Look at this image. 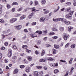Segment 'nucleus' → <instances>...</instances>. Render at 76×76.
I'll list each match as a JSON object with an SVG mask.
<instances>
[{"mask_svg":"<svg viewBox=\"0 0 76 76\" xmlns=\"http://www.w3.org/2000/svg\"><path fill=\"white\" fill-rule=\"evenodd\" d=\"M73 12H74V11H72L71 12H70L68 14H66L65 16L66 18V19H71Z\"/></svg>","mask_w":76,"mask_h":76,"instance_id":"obj_1","label":"nucleus"},{"mask_svg":"<svg viewBox=\"0 0 76 76\" xmlns=\"http://www.w3.org/2000/svg\"><path fill=\"white\" fill-rule=\"evenodd\" d=\"M12 50L11 49H10L8 51V56L9 57H11L12 56Z\"/></svg>","mask_w":76,"mask_h":76,"instance_id":"obj_2","label":"nucleus"},{"mask_svg":"<svg viewBox=\"0 0 76 76\" xmlns=\"http://www.w3.org/2000/svg\"><path fill=\"white\" fill-rule=\"evenodd\" d=\"M23 48L26 49V51L27 53H29V49H28V46L26 45H23L22 46Z\"/></svg>","mask_w":76,"mask_h":76,"instance_id":"obj_3","label":"nucleus"},{"mask_svg":"<svg viewBox=\"0 0 76 76\" xmlns=\"http://www.w3.org/2000/svg\"><path fill=\"white\" fill-rule=\"evenodd\" d=\"M34 75L35 76H39L40 72H34Z\"/></svg>","mask_w":76,"mask_h":76,"instance_id":"obj_4","label":"nucleus"},{"mask_svg":"<svg viewBox=\"0 0 76 76\" xmlns=\"http://www.w3.org/2000/svg\"><path fill=\"white\" fill-rule=\"evenodd\" d=\"M54 47L55 48H56V49L57 50H61V48H60V47L58 45H54Z\"/></svg>","mask_w":76,"mask_h":76,"instance_id":"obj_5","label":"nucleus"},{"mask_svg":"<svg viewBox=\"0 0 76 76\" xmlns=\"http://www.w3.org/2000/svg\"><path fill=\"white\" fill-rule=\"evenodd\" d=\"M16 20H17V18H12L10 20V22L11 23H13V22H16Z\"/></svg>","mask_w":76,"mask_h":76,"instance_id":"obj_6","label":"nucleus"},{"mask_svg":"<svg viewBox=\"0 0 76 76\" xmlns=\"http://www.w3.org/2000/svg\"><path fill=\"white\" fill-rule=\"evenodd\" d=\"M63 38L65 41H66L67 39V38H68V36H67V34H65L63 36Z\"/></svg>","mask_w":76,"mask_h":76,"instance_id":"obj_7","label":"nucleus"},{"mask_svg":"<svg viewBox=\"0 0 76 76\" xmlns=\"http://www.w3.org/2000/svg\"><path fill=\"white\" fill-rule=\"evenodd\" d=\"M30 35L32 37V38H35V37H37V36H35V33H32L30 34Z\"/></svg>","mask_w":76,"mask_h":76,"instance_id":"obj_8","label":"nucleus"},{"mask_svg":"<svg viewBox=\"0 0 76 76\" xmlns=\"http://www.w3.org/2000/svg\"><path fill=\"white\" fill-rule=\"evenodd\" d=\"M47 60H48L49 61H53V60H54V59L53 58L50 57L48 58H47Z\"/></svg>","mask_w":76,"mask_h":76,"instance_id":"obj_9","label":"nucleus"},{"mask_svg":"<svg viewBox=\"0 0 76 76\" xmlns=\"http://www.w3.org/2000/svg\"><path fill=\"white\" fill-rule=\"evenodd\" d=\"M19 72V70L18 69H15L14 71V74H16V73H18Z\"/></svg>","mask_w":76,"mask_h":76,"instance_id":"obj_10","label":"nucleus"},{"mask_svg":"<svg viewBox=\"0 0 76 76\" xmlns=\"http://www.w3.org/2000/svg\"><path fill=\"white\" fill-rule=\"evenodd\" d=\"M16 28L17 29L19 30V29H21V28H22V26H21L20 25L18 26H16Z\"/></svg>","mask_w":76,"mask_h":76,"instance_id":"obj_11","label":"nucleus"},{"mask_svg":"<svg viewBox=\"0 0 76 76\" xmlns=\"http://www.w3.org/2000/svg\"><path fill=\"white\" fill-rule=\"evenodd\" d=\"M39 62H45L46 61V60H45L43 59V58H42L41 59H40L39 60Z\"/></svg>","mask_w":76,"mask_h":76,"instance_id":"obj_12","label":"nucleus"},{"mask_svg":"<svg viewBox=\"0 0 76 76\" xmlns=\"http://www.w3.org/2000/svg\"><path fill=\"white\" fill-rule=\"evenodd\" d=\"M47 30H45V31H42V35H45L47 34Z\"/></svg>","mask_w":76,"mask_h":76,"instance_id":"obj_13","label":"nucleus"},{"mask_svg":"<svg viewBox=\"0 0 76 76\" xmlns=\"http://www.w3.org/2000/svg\"><path fill=\"white\" fill-rule=\"evenodd\" d=\"M64 20V19H63L61 18H58V21H63Z\"/></svg>","mask_w":76,"mask_h":76,"instance_id":"obj_14","label":"nucleus"},{"mask_svg":"<svg viewBox=\"0 0 76 76\" xmlns=\"http://www.w3.org/2000/svg\"><path fill=\"white\" fill-rule=\"evenodd\" d=\"M59 29L61 32H63V31H64V28L63 27H61L59 28Z\"/></svg>","mask_w":76,"mask_h":76,"instance_id":"obj_15","label":"nucleus"},{"mask_svg":"<svg viewBox=\"0 0 76 76\" xmlns=\"http://www.w3.org/2000/svg\"><path fill=\"white\" fill-rule=\"evenodd\" d=\"M56 52L57 50L54 49H53V54H56Z\"/></svg>","mask_w":76,"mask_h":76,"instance_id":"obj_16","label":"nucleus"},{"mask_svg":"<svg viewBox=\"0 0 76 76\" xmlns=\"http://www.w3.org/2000/svg\"><path fill=\"white\" fill-rule=\"evenodd\" d=\"M64 23L66 25H69L70 24V22L68 21H65L64 22Z\"/></svg>","mask_w":76,"mask_h":76,"instance_id":"obj_17","label":"nucleus"},{"mask_svg":"<svg viewBox=\"0 0 76 76\" xmlns=\"http://www.w3.org/2000/svg\"><path fill=\"white\" fill-rule=\"evenodd\" d=\"M75 47H76V45H75V44L72 45L70 46V47L72 48H73V49L75 48Z\"/></svg>","mask_w":76,"mask_h":76,"instance_id":"obj_18","label":"nucleus"},{"mask_svg":"<svg viewBox=\"0 0 76 76\" xmlns=\"http://www.w3.org/2000/svg\"><path fill=\"white\" fill-rule=\"evenodd\" d=\"M73 29V27H69L68 28V31L71 32V30Z\"/></svg>","mask_w":76,"mask_h":76,"instance_id":"obj_19","label":"nucleus"},{"mask_svg":"<svg viewBox=\"0 0 76 76\" xmlns=\"http://www.w3.org/2000/svg\"><path fill=\"white\" fill-rule=\"evenodd\" d=\"M40 19V22H44L45 20V18L43 17L41 18Z\"/></svg>","mask_w":76,"mask_h":76,"instance_id":"obj_20","label":"nucleus"},{"mask_svg":"<svg viewBox=\"0 0 76 76\" xmlns=\"http://www.w3.org/2000/svg\"><path fill=\"white\" fill-rule=\"evenodd\" d=\"M53 20L54 21V22H58V18H53Z\"/></svg>","mask_w":76,"mask_h":76,"instance_id":"obj_21","label":"nucleus"},{"mask_svg":"<svg viewBox=\"0 0 76 76\" xmlns=\"http://www.w3.org/2000/svg\"><path fill=\"white\" fill-rule=\"evenodd\" d=\"M34 14V13H31V14H30L29 15V19H31L32 18V17L33 16V15Z\"/></svg>","mask_w":76,"mask_h":76,"instance_id":"obj_22","label":"nucleus"},{"mask_svg":"<svg viewBox=\"0 0 76 76\" xmlns=\"http://www.w3.org/2000/svg\"><path fill=\"white\" fill-rule=\"evenodd\" d=\"M25 71L26 72H27V73L29 72V67H27L26 68Z\"/></svg>","mask_w":76,"mask_h":76,"instance_id":"obj_23","label":"nucleus"},{"mask_svg":"<svg viewBox=\"0 0 76 76\" xmlns=\"http://www.w3.org/2000/svg\"><path fill=\"white\" fill-rule=\"evenodd\" d=\"M74 69V68L72 67L71 69V71L69 73V75H71V74H72V72H73V70Z\"/></svg>","mask_w":76,"mask_h":76,"instance_id":"obj_24","label":"nucleus"},{"mask_svg":"<svg viewBox=\"0 0 76 76\" xmlns=\"http://www.w3.org/2000/svg\"><path fill=\"white\" fill-rule=\"evenodd\" d=\"M18 3L16 2H13L12 4V6H13V5H18Z\"/></svg>","mask_w":76,"mask_h":76,"instance_id":"obj_25","label":"nucleus"},{"mask_svg":"<svg viewBox=\"0 0 76 76\" xmlns=\"http://www.w3.org/2000/svg\"><path fill=\"white\" fill-rule=\"evenodd\" d=\"M52 30L53 31H55L58 32V30H57V29L56 28H52Z\"/></svg>","mask_w":76,"mask_h":76,"instance_id":"obj_26","label":"nucleus"},{"mask_svg":"<svg viewBox=\"0 0 76 76\" xmlns=\"http://www.w3.org/2000/svg\"><path fill=\"white\" fill-rule=\"evenodd\" d=\"M46 1H45V0H42V3L43 4H45Z\"/></svg>","mask_w":76,"mask_h":76,"instance_id":"obj_27","label":"nucleus"},{"mask_svg":"<svg viewBox=\"0 0 76 76\" xmlns=\"http://www.w3.org/2000/svg\"><path fill=\"white\" fill-rule=\"evenodd\" d=\"M60 61L61 62H62V63H65V64H67V62H66V61L62 60H60Z\"/></svg>","mask_w":76,"mask_h":76,"instance_id":"obj_28","label":"nucleus"},{"mask_svg":"<svg viewBox=\"0 0 76 76\" xmlns=\"http://www.w3.org/2000/svg\"><path fill=\"white\" fill-rule=\"evenodd\" d=\"M44 54H45V51L44 50H42V53L41 54H42L41 56H43Z\"/></svg>","mask_w":76,"mask_h":76,"instance_id":"obj_29","label":"nucleus"},{"mask_svg":"<svg viewBox=\"0 0 76 76\" xmlns=\"http://www.w3.org/2000/svg\"><path fill=\"white\" fill-rule=\"evenodd\" d=\"M58 72H59V70H58V69H55L54 71V73H56V74L57 73H58Z\"/></svg>","mask_w":76,"mask_h":76,"instance_id":"obj_30","label":"nucleus"},{"mask_svg":"<svg viewBox=\"0 0 76 76\" xmlns=\"http://www.w3.org/2000/svg\"><path fill=\"white\" fill-rule=\"evenodd\" d=\"M49 34L50 35H53L55 34V33L53 32H50L49 33Z\"/></svg>","mask_w":76,"mask_h":76,"instance_id":"obj_31","label":"nucleus"},{"mask_svg":"<svg viewBox=\"0 0 76 76\" xmlns=\"http://www.w3.org/2000/svg\"><path fill=\"white\" fill-rule=\"evenodd\" d=\"M7 7L8 9H9L11 7V6L9 4H7Z\"/></svg>","mask_w":76,"mask_h":76,"instance_id":"obj_32","label":"nucleus"},{"mask_svg":"<svg viewBox=\"0 0 76 76\" xmlns=\"http://www.w3.org/2000/svg\"><path fill=\"white\" fill-rule=\"evenodd\" d=\"M37 45H40L41 44V41L40 40H38L37 42Z\"/></svg>","mask_w":76,"mask_h":76,"instance_id":"obj_33","label":"nucleus"},{"mask_svg":"<svg viewBox=\"0 0 76 76\" xmlns=\"http://www.w3.org/2000/svg\"><path fill=\"white\" fill-rule=\"evenodd\" d=\"M12 48H13V49H14L15 50H16V49H17V47L16 46H15V45H13L12 46Z\"/></svg>","mask_w":76,"mask_h":76,"instance_id":"obj_34","label":"nucleus"},{"mask_svg":"<svg viewBox=\"0 0 76 76\" xmlns=\"http://www.w3.org/2000/svg\"><path fill=\"white\" fill-rule=\"evenodd\" d=\"M12 59H13V60H16V58H17V57L16 56H13L12 57Z\"/></svg>","mask_w":76,"mask_h":76,"instance_id":"obj_35","label":"nucleus"},{"mask_svg":"<svg viewBox=\"0 0 76 76\" xmlns=\"http://www.w3.org/2000/svg\"><path fill=\"white\" fill-rule=\"evenodd\" d=\"M74 2H73V4H74V6H76V0H73Z\"/></svg>","mask_w":76,"mask_h":76,"instance_id":"obj_36","label":"nucleus"},{"mask_svg":"<svg viewBox=\"0 0 76 76\" xmlns=\"http://www.w3.org/2000/svg\"><path fill=\"white\" fill-rule=\"evenodd\" d=\"M36 24H37V23H36L35 22H33L31 23L32 25H33V26L35 25Z\"/></svg>","mask_w":76,"mask_h":76,"instance_id":"obj_37","label":"nucleus"},{"mask_svg":"<svg viewBox=\"0 0 76 76\" xmlns=\"http://www.w3.org/2000/svg\"><path fill=\"white\" fill-rule=\"evenodd\" d=\"M22 10V8L21 7L20 8L18 9L17 10V11L18 12H20V11H21V10Z\"/></svg>","mask_w":76,"mask_h":76,"instance_id":"obj_38","label":"nucleus"},{"mask_svg":"<svg viewBox=\"0 0 76 76\" xmlns=\"http://www.w3.org/2000/svg\"><path fill=\"white\" fill-rule=\"evenodd\" d=\"M0 22H1L2 23H4V21L3 19H0Z\"/></svg>","mask_w":76,"mask_h":76,"instance_id":"obj_39","label":"nucleus"},{"mask_svg":"<svg viewBox=\"0 0 76 76\" xmlns=\"http://www.w3.org/2000/svg\"><path fill=\"white\" fill-rule=\"evenodd\" d=\"M70 44V43H68L67 44H66L65 46V48H67V47H69V45Z\"/></svg>","mask_w":76,"mask_h":76,"instance_id":"obj_40","label":"nucleus"},{"mask_svg":"<svg viewBox=\"0 0 76 76\" xmlns=\"http://www.w3.org/2000/svg\"><path fill=\"white\" fill-rule=\"evenodd\" d=\"M67 11L68 12H70V13L72 12H71V10H70V8L68 9L67 10Z\"/></svg>","mask_w":76,"mask_h":76,"instance_id":"obj_41","label":"nucleus"},{"mask_svg":"<svg viewBox=\"0 0 76 76\" xmlns=\"http://www.w3.org/2000/svg\"><path fill=\"white\" fill-rule=\"evenodd\" d=\"M36 67L38 69H41V68H42V67L40 66H37Z\"/></svg>","mask_w":76,"mask_h":76,"instance_id":"obj_42","label":"nucleus"},{"mask_svg":"<svg viewBox=\"0 0 76 76\" xmlns=\"http://www.w3.org/2000/svg\"><path fill=\"white\" fill-rule=\"evenodd\" d=\"M23 61H24V63H26V64H27V63H28V61L24 59V60H23Z\"/></svg>","mask_w":76,"mask_h":76,"instance_id":"obj_43","label":"nucleus"},{"mask_svg":"<svg viewBox=\"0 0 76 76\" xmlns=\"http://www.w3.org/2000/svg\"><path fill=\"white\" fill-rule=\"evenodd\" d=\"M32 58L30 56H29V61H32Z\"/></svg>","mask_w":76,"mask_h":76,"instance_id":"obj_44","label":"nucleus"},{"mask_svg":"<svg viewBox=\"0 0 76 76\" xmlns=\"http://www.w3.org/2000/svg\"><path fill=\"white\" fill-rule=\"evenodd\" d=\"M35 7L31 8V9L32 10V11L33 12L34 11H34H35Z\"/></svg>","mask_w":76,"mask_h":76,"instance_id":"obj_45","label":"nucleus"},{"mask_svg":"<svg viewBox=\"0 0 76 76\" xmlns=\"http://www.w3.org/2000/svg\"><path fill=\"white\" fill-rule=\"evenodd\" d=\"M52 38H53V39H57V38H58V37L57 36L53 37H52Z\"/></svg>","mask_w":76,"mask_h":76,"instance_id":"obj_46","label":"nucleus"},{"mask_svg":"<svg viewBox=\"0 0 76 76\" xmlns=\"http://www.w3.org/2000/svg\"><path fill=\"white\" fill-rule=\"evenodd\" d=\"M5 48H6L4 47H1V50H5Z\"/></svg>","mask_w":76,"mask_h":76,"instance_id":"obj_47","label":"nucleus"},{"mask_svg":"<svg viewBox=\"0 0 76 76\" xmlns=\"http://www.w3.org/2000/svg\"><path fill=\"white\" fill-rule=\"evenodd\" d=\"M20 14H16L15 15V17H18V16H20Z\"/></svg>","mask_w":76,"mask_h":76,"instance_id":"obj_48","label":"nucleus"},{"mask_svg":"<svg viewBox=\"0 0 76 76\" xmlns=\"http://www.w3.org/2000/svg\"><path fill=\"white\" fill-rule=\"evenodd\" d=\"M66 4H67V5H68V6H70V4H71V3L70 2H67V3H66Z\"/></svg>","mask_w":76,"mask_h":76,"instance_id":"obj_49","label":"nucleus"},{"mask_svg":"<svg viewBox=\"0 0 76 76\" xmlns=\"http://www.w3.org/2000/svg\"><path fill=\"white\" fill-rule=\"evenodd\" d=\"M58 66V63H56V64H54V66L53 67H56V66Z\"/></svg>","mask_w":76,"mask_h":76,"instance_id":"obj_50","label":"nucleus"},{"mask_svg":"<svg viewBox=\"0 0 76 76\" xmlns=\"http://www.w3.org/2000/svg\"><path fill=\"white\" fill-rule=\"evenodd\" d=\"M4 44L5 46H7L8 45V42H6L4 43Z\"/></svg>","mask_w":76,"mask_h":76,"instance_id":"obj_51","label":"nucleus"},{"mask_svg":"<svg viewBox=\"0 0 76 76\" xmlns=\"http://www.w3.org/2000/svg\"><path fill=\"white\" fill-rule=\"evenodd\" d=\"M68 74H69V71H67L66 72V73L65 75L64 76H68Z\"/></svg>","mask_w":76,"mask_h":76,"instance_id":"obj_52","label":"nucleus"},{"mask_svg":"<svg viewBox=\"0 0 76 76\" xmlns=\"http://www.w3.org/2000/svg\"><path fill=\"white\" fill-rule=\"evenodd\" d=\"M44 41H47V37H45L43 38Z\"/></svg>","mask_w":76,"mask_h":76,"instance_id":"obj_53","label":"nucleus"},{"mask_svg":"<svg viewBox=\"0 0 76 76\" xmlns=\"http://www.w3.org/2000/svg\"><path fill=\"white\" fill-rule=\"evenodd\" d=\"M11 31V30H10V29H8V30H7V32L8 33H9V32H10Z\"/></svg>","mask_w":76,"mask_h":76,"instance_id":"obj_54","label":"nucleus"},{"mask_svg":"<svg viewBox=\"0 0 76 76\" xmlns=\"http://www.w3.org/2000/svg\"><path fill=\"white\" fill-rule=\"evenodd\" d=\"M48 13H49V11H46L44 12V14H47Z\"/></svg>","mask_w":76,"mask_h":76,"instance_id":"obj_55","label":"nucleus"},{"mask_svg":"<svg viewBox=\"0 0 76 76\" xmlns=\"http://www.w3.org/2000/svg\"><path fill=\"white\" fill-rule=\"evenodd\" d=\"M25 67V66L23 65H21L20 66V68H21V69H22V68H23V67Z\"/></svg>","mask_w":76,"mask_h":76,"instance_id":"obj_56","label":"nucleus"},{"mask_svg":"<svg viewBox=\"0 0 76 76\" xmlns=\"http://www.w3.org/2000/svg\"><path fill=\"white\" fill-rule=\"evenodd\" d=\"M46 46L47 47H51V45L48 44H46Z\"/></svg>","mask_w":76,"mask_h":76,"instance_id":"obj_57","label":"nucleus"},{"mask_svg":"<svg viewBox=\"0 0 76 76\" xmlns=\"http://www.w3.org/2000/svg\"><path fill=\"white\" fill-rule=\"evenodd\" d=\"M13 34V32H11L10 33L8 34L10 36L12 35Z\"/></svg>","mask_w":76,"mask_h":76,"instance_id":"obj_58","label":"nucleus"},{"mask_svg":"<svg viewBox=\"0 0 76 76\" xmlns=\"http://www.w3.org/2000/svg\"><path fill=\"white\" fill-rule=\"evenodd\" d=\"M50 65L51 67H53V66H54V65L53 64V63H51L50 64Z\"/></svg>","mask_w":76,"mask_h":76,"instance_id":"obj_59","label":"nucleus"},{"mask_svg":"<svg viewBox=\"0 0 76 76\" xmlns=\"http://www.w3.org/2000/svg\"><path fill=\"white\" fill-rule=\"evenodd\" d=\"M38 34H42V31H39Z\"/></svg>","mask_w":76,"mask_h":76,"instance_id":"obj_60","label":"nucleus"},{"mask_svg":"<svg viewBox=\"0 0 76 76\" xmlns=\"http://www.w3.org/2000/svg\"><path fill=\"white\" fill-rule=\"evenodd\" d=\"M34 3L35 4V5H37V4H38V2L37 1H35Z\"/></svg>","mask_w":76,"mask_h":76,"instance_id":"obj_61","label":"nucleus"},{"mask_svg":"<svg viewBox=\"0 0 76 76\" xmlns=\"http://www.w3.org/2000/svg\"><path fill=\"white\" fill-rule=\"evenodd\" d=\"M60 1H61V3H63V2L65 1V0H60Z\"/></svg>","mask_w":76,"mask_h":76,"instance_id":"obj_62","label":"nucleus"},{"mask_svg":"<svg viewBox=\"0 0 76 76\" xmlns=\"http://www.w3.org/2000/svg\"><path fill=\"white\" fill-rule=\"evenodd\" d=\"M58 11V10H57V9H55L54 10V12H57Z\"/></svg>","mask_w":76,"mask_h":76,"instance_id":"obj_63","label":"nucleus"},{"mask_svg":"<svg viewBox=\"0 0 76 76\" xmlns=\"http://www.w3.org/2000/svg\"><path fill=\"white\" fill-rule=\"evenodd\" d=\"M69 64H72V61L70 60L69 61Z\"/></svg>","mask_w":76,"mask_h":76,"instance_id":"obj_64","label":"nucleus"}]
</instances>
